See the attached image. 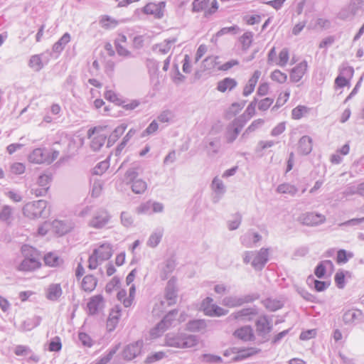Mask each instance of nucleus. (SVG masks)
<instances>
[{
    "label": "nucleus",
    "mask_w": 364,
    "mask_h": 364,
    "mask_svg": "<svg viewBox=\"0 0 364 364\" xmlns=\"http://www.w3.org/2000/svg\"><path fill=\"white\" fill-rule=\"evenodd\" d=\"M22 254L24 259L18 267V270L21 272H32L38 269L41 266L39 260L38 250L29 245H23L21 247Z\"/></svg>",
    "instance_id": "1"
},
{
    "label": "nucleus",
    "mask_w": 364,
    "mask_h": 364,
    "mask_svg": "<svg viewBox=\"0 0 364 364\" xmlns=\"http://www.w3.org/2000/svg\"><path fill=\"white\" fill-rule=\"evenodd\" d=\"M198 336L184 333H169L166 335V345L177 348H188L198 344Z\"/></svg>",
    "instance_id": "2"
},
{
    "label": "nucleus",
    "mask_w": 364,
    "mask_h": 364,
    "mask_svg": "<svg viewBox=\"0 0 364 364\" xmlns=\"http://www.w3.org/2000/svg\"><path fill=\"white\" fill-rule=\"evenodd\" d=\"M46 200H38L27 203L23 207L22 211L24 216L30 219H36L39 218H46L49 215V212L46 210Z\"/></svg>",
    "instance_id": "3"
},
{
    "label": "nucleus",
    "mask_w": 364,
    "mask_h": 364,
    "mask_svg": "<svg viewBox=\"0 0 364 364\" xmlns=\"http://www.w3.org/2000/svg\"><path fill=\"white\" fill-rule=\"evenodd\" d=\"M325 220L324 215L313 212L303 213L298 218L299 222L307 226H317L323 223Z\"/></svg>",
    "instance_id": "4"
},
{
    "label": "nucleus",
    "mask_w": 364,
    "mask_h": 364,
    "mask_svg": "<svg viewBox=\"0 0 364 364\" xmlns=\"http://www.w3.org/2000/svg\"><path fill=\"white\" fill-rule=\"evenodd\" d=\"M256 333L257 336L266 338L267 336L272 331V325L267 315L259 317L255 321Z\"/></svg>",
    "instance_id": "5"
},
{
    "label": "nucleus",
    "mask_w": 364,
    "mask_h": 364,
    "mask_svg": "<svg viewBox=\"0 0 364 364\" xmlns=\"http://www.w3.org/2000/svg\"><path fill=\"white\" fill-rule=\"evenodd\" d=\"M178 297V288L176 286V279L174 277L171 278L165 287L164 298L168 302V306H172L176 303Z\"/></svg>",
    "instance_id": "6"
},
{
    "label": "nucleus",
    "mask_w": 364,
    "mask_h": 364,
    "mask_svg": "<svg viewBox=\"0 0 364 364\" xmlns=\"http://www.w3.org/2000/svg\"><path fill=\"white\" fill-rule=\"evenodd\" d=\"M269 261V248H261L254 256L251 262L252 267L257 271H261Z\"/></svg>",
    "instance_id": "7"
},
{
    "label": "nucleus",
    "mask_w": 364,
    "mask_h": 364,
    "mask_svg": "<svg viewBox=\"0 0 364 364\" xmlns=\"http://www.w3.org/2000/svg\"><path fill=\"white\" fill-rule=\"evenodd\" d=\"M257 314L258 311L256 307L244 308L240 311L232 313L229 316V318L247 322L252 321L253 316Z\"/></svg>",
    "instance_id": "8"
},
{
    "label": "nucleus",
    "mask_w": 364,
    "mask_h": 364,
    "mask_svg": "<svg viewBox=\"0 0 364 364\" xmlns=\"http://www.w3.org/2000/svg\"><path fill=\"white\" fill-rule=\"evenodd\" d=\"M165 8V2L161 1L158 4L153 2L148 3L142 9L143 14L153 15L156 18H161L164 16L163 9Z\"/></svg>",
    "instance_id": "9"
},
{
    "label": "nucleus",
    "mask_w": 364,
    "mask_h": 364,
    "mask_svg": "<svg viewBox=\"0 0 364 364\" xmlns=\"http://www.w3.org/2000/svg\"><path fill=\"white\" fill-rule=\"evenodd\" d=\"M110 215L106 210H100L95 213L94 217L89 222V225L96 229L105 227L109 222Z\"/></svg>",
    "instance_id": "10"
},
{
    "label": "nucleus",
    "mask_w": 364,
    "mask_h": 364,
    "mask_svg": "<svg viewBox=\"0 0 364 364\" xmlns=\"http://www.w3.org/2000/svg\"><path fill=\"white\" fill-rule=\"evenodd\" d=\"M143 342L138 341L131 343L125 347L123 350V357L124 359L131 360L140 354Z\"/></svg>",
    "instance_id": "11"
},
{
    "label": "nucleus",
    "mask_w": 364,
    "mask_h": 364,
    "mask_svg": "<svg viewBox=\"0 0 364 364\" xmlns=\"http://www.w3.org/2000/svg\"><path fill=\"white\" fill-rule=\"evenodd\" d=\"M48 149L46 148L35 149L28 156L29 161L34 164H47Z\"/></svg>",
    "instance_id": "12"
},
{
    "label": "nucleus",
    "mask_w": 364,
    "mask_h": 364,
    "mask_svg": "<svg viewBox=\"0 0 364 364\" xmlns=\"http://www.w3.org/2000/svg\"><path fill=\"white\" fill-rule=\"evenodd\" d=\"M233 336L243 341H254L255 336L251 326H245L235 331Z\"/></svg>",
    "instance_id": "13"
},
{
    "label": "nucleus",
    "mask_w": 364,
    "mask_h": 364,
    "mask_svg": "<svg viewBox=\"0 0 364 364\" xmlns=\"http://www.w3.org/2000/svg\"><path fill=\"white\" fill-rule=\"evenodd\" d=\"M307 62L303 60L291 70L290 80L293 82H298L304 76L307 69Z\"/></svg>",
    "instance_id": "14"
},
{
    "label": "nucleus",
    "mask_w": 364,
    "mask_h": 364,
    "mask_svg": "<svg viewBox=\"0 0 364 364\" xmlns=\"http://www.w3.org/2000/svg\"><path fill=\"white\" fill-rule=\"evenodd\" d=\"M211 188L215 193L213 203H218L226 191L225 186L221 179L215 177L211 183Z\"/></svg>",
    "instance_id": "15"
},
{
    "label": "nucleus",
    "mask_w": 364,
    "mask_h": 364,
    "mask_svg": "<svg viewBox=\"0 0 364 364\" xmlns=\"http://www.w3.org/2000/svg\"><path fill=\"white\" fill-rule=\"evenodd\" d=\"M104 301L102 295L97 294L90 297L87 304L88 314L90 316L96 315L99 311L100 305Z\"/></svg>",
    "instance_id": "16"
},
{
    "label": "nucleus",
    "mask_w": 364,
    "mask_h": 364,
    "mask_svg": "<svg viewBox=\"0 0 364 364\" xmlns=\"http://www.w3.org/2000/svg\"><path fill=\"white\" fill-rule=\"evenodd\" d=\"M178 314L177 309L169 311L159 321L166 330L171 326H175L177 324L176 317Z\"/></svg>",
    "instance_id": "17"
},
{
    "label": "nucleus",
    "mask_w": 364,
    "mask_h": 364,
    "mask_svg": "<svg viewBox=\"0 0 364 364\" xmlns=\"http://www.w3.org/2000/svg\"><path fill=\"white\" fill-rule=\"evenodd\" d=\"M298 151L300 154L306 156L312 151V139L307 136H303L299 141Z\"/></svg>",
    "instance_id": "18"
},
{
    "label": "nucleus",
    "mask_w": 364,
    "mask_h": 364,
    "mask_svg": "<svg viewBox=\"0 0 364 364\" xmlns=\"http://www.w3.org/2000/svg\"><path fill=\"white\" fill-rule=\"evenodd\" d=\"M362 316V311L358 309H350L344 312L343 321L345 324L349 325L353 323L357 320H360Z\"/></svg>",
    "instance_id": "19"
},
{
    "label": "nucleus",
    "mask_w": 364,
    "mask_h": 364,
    "mask_svg": "<svg viewBox=\"0 0 364 364\" xmlns=\"http://www.w3.org/2000/svg\"><path fill=\"white\" fill-rule=\"evenodd\" d=\"M306 283L309 287L314 286V289L318 291H323L331 284L330 281H321L316 279L312 275H309L307 277Z\"/></svg>",
    "instance_id": "20"
},
{
    "label": "nucleus",
    "mask_w": 364,
    "mask_h": 364,
    "mask_svg": "<svg viewBox=\"0 0 364 364\" xmlns=\"http://www.w3.org/2000/svg\"><path fill=\"white\" fill-rule=\"evenodd\" d=\"M237 85V82L235 79L227 77L218 82L217 90L221 92H225L227 90H232Z\"/></svg>",
    "instance_id": "21"
},
{
    "label": "nucleus",
    "mask_w": 364,
    "mask_h": 364,
    "mask_svg": "<svg viewBox=\"0 0 364 364\" xmlns=\"http://www.w3.org/2000/svg\"><path fill=\"white\" fill-rule=\"evenodd\" d=\"M186 329L191 332H199L206 328L207 324L204 319H192L186 323Z\"/></svg>",
    "instance_id": "22"
},
{
    "label": "nucleus",
    "mask_w": 364,
    "mask_h": 364,
    "mask_svg": "<svg viewBox=\"0 0 364 364\" xmlns=\"http://www.w3.org/2000/svg\"><path fill=\"white\" fill-rule=\"evenodd\" d=\"M97 284V279L92 274L84 277L81 283V288L87 292L92 291Z\"/></svg>",
    "instance_id": "23"
},
{
    "label": "nucleus",
    "mask_w": 364,
    "mask_h": 364,
    "mask_svg": "<svg viewBox=\"0 0 364 364\" xmlns=\"http://www.w3.org/2000/svg\"><path fill=\"white\" fill-rule=\"evenodd\" d=\"M98 250L97 257L101 261L108 260L112 256V246L109 243H103L100 245L99 248L94 249Z\"/></svg>",
    "instance_id": "24"
},
{
    "label": "nucleus",
    "mask_w": 364,
    "mask_h": 364,
    "mask_svg": "<svg viewBox=\"0 0 364 364\" xmlns=\"http://www.w3.org/2000/svg\"><path fill=\"white\" fill-rule=\"evenodd\" d=\"M127 127V124H122L112 131L107 139V147L112 146L117 141V140L123 134Z\"/></svg>",
    "instance_id": "25"
},
{
    "label": "nucleus",
    "mask_w": 364,
    "mask_h": 364,
    "mask_svg": "<svg viewBox=\"0 0 364 364\" xmlns=\"http://www.w3.org/2000/svg\"><path fill=\"white\" fill-rule=\"evenodd\" d=\"M205 315L209 316H221L226 315L228 310L224 309L217 304H211L204 308Z\"/></svg>",
    "instance_id": "26"
},
{
    "label": "nucleus",
    "mask_w": 364,
    "mask_h": 364,
    "mask_svg": "<svg viewBox=\"0 0 364 364\" xmlns=\"http://www.w3.org/2000/svg\"><path fill=\"white\" fill-rule=\"evenodd\" d=\"M62 295L60 284H52L48 289L47 298L51 301H57Z\"/></svg>",
    "instance_id": "27"
},
{
    "label": "nucleus",
    "mask_w": 364,
    "mask_h": 364,
    "mask_svg": "<svg viewBox=\"0 0 364 364\" xmlns=\"http://www.w3.org/2000/svg\"><path fill=\"white\" fill-rule=\"evenodd\" d=\"M70 35L69 33H65L62 37L53 46V51L54 53H60L65 46L70 42Z\"/></svg>",
    "instance_id": "28"
},
{
    "label": "nucleus",
    "mask_w": 364,
    "mask_h": 364,
    "mask_svg": "<svg viewBox=\"0 0 364 364\" xmlns=\"http://www.w3.org/2000/svg\"><path fill=\"white\" fill-rule=\"evenodd\" d=\"M176 41V38H172L171 39H165L163 43L155 44L153 46L152 49L153 50H155L157 48H159V53H161V54H166L170 50L171 46Z\"/></svg>",
    "instance_id": "29"
},
{
    "label": "nucleus",
    "mask_w": 364,
    "mask_h": 364,
    "mask_svg": "<svg viewBox=\"0 0 364 364\" xmlns=\"http://www.w3.org/2000/svg\"><path fill=\"white\" fill-rule=\"evenodd\" d=\"M13 208L10 205H3L0 211V220L10 225L13 219Z\"/></svg>",
    "instance_id": "30"
},
{
    "label": "nucleus",
    "mask_w": 364,
    "mask_h": 364,
    "mask_svg": "<svg viewBox=\"0 0 364 364\" xmlns=\"http://www.w3.org/2000/svg\"><path fill=\"white\" fill-rule=\"evenodd\" d=\"M262 303L265 306V308L270 311H276L282 309L284 306L281 301L272 299L271 298H267L263 300Z\"/></svg>",
    "instance_id": "31"
},
{
    "label": "nucleus",
    "mask_w": 364,
    "mask_h": 364,
    "mask_svg": "<svg viewBox=\"0 0 364 364\" xmlns=\"http://www.w3.org/2000/svg\"><path fill=\"white\" fill-rule=\"evenodd\" d=\"M223 304L229 308H235L242 306V296H229L223 299Z\"/></svg>",
    "instance_id": "32"
},
{
    "label": "nucleus",
    "mask_w": 364,
    "mask_h": 364,
    "mask_svg": "<svg viewBox=\"0 0 364 364\" xmlns=\"http://www.w3.org/2000/svg\"><path fill=\"white\" fill-rule=\"evenodd\" d=\"M52 226L55 230V232L60 235H63L68 233L70 230V226L68 225V224L63 220H55L52 223Z\"/></svg>",
    "instance_id": "33"
},
{
    "label": "nucleus",
    "mask_w": 364,
    "mask_h": 364,
    "mask_svg": "<svg viewBox=\"0 0 364 364\" xmlns=\"http://www.w3.org/2000/svg\"><path fill=\"white\" fill-rule=\"evenodd\" d=\"M139 166L138 165H134L129 168L124 174V181L127 184L131 183L132 181L137 180L139 176L138 170Z\"/></svg>",
    "instance_id": "34"
},
{
    "label": "nucleus",
    "mask_w": 364,
    "mask_h": 364,
    "mask_svg": "<svg viewBox=\"0 0 364 364\" xmlns=\"http://www.w3.org/2000/svg\"><path fill=\"white\" fill-rule=\"evenodd\" d=\"M43 260L46 265L50 267H58L63 263V259L52 252H48L45 255Z\"/></svg>",
    "instance_id": "35"
},
{
    "label": "nucleus",
    "mask_w": 364,
    "mask_h": 364,
    "mask_svg": "<svg viewBox=\"0 0 364 364\" xmlns=\"http://www.w3.org/2000/svg\"><path fill=\"white\" fill-rule=\"evenodd\" d=\"M253 36L252 31H247L240 38L239 41L242 44V51H247L250 48L253 41Z\"/></svg>",
    "instance_id": "36"
},
{
    "label": "nucleus",
    "mask_w": 364,
    "mask_h": 364,
    "mask_svg": "<svg viewBox=\"0 0 364 364\" xmlns=\"http://www.w3.org/2000/svg\"><path fill=\"white\" fill-rule=\"evenodd\" d=\"M107 135L104 134H97L91 141L90 148L94 151H99L104 145V144L107 139Z\"/></svg>",
    "instance_id": "37"
},
{
    "label": "nucleus",
    "mask_w": 364,
    "mask_h": 364,
    "mask_svg": "<svg viewBox=\"0 0 364 364\" xmlns=\"http://www.w3.org/2000/svg\"><path fill=\"white\" fill-rule=\"evenodd\" d=\"M132 191L135 194H141L143 193L147 188V184L146 181L144 180L139 178L132 181L131 183Z\"/></svg>",
    "instance_id": "38"
},
{
    "label": "nucleus",
    "mask_w": 364,
    "mask_h": 364,
    "mask_svg": "<svg viewBox=\"0 0 364 364\" xmlns=\"http://www.w3.org/2000/svg\"><path fill=\"white\" fill-rule=\"evenodd\" d=\"M101 26L107 30L114 28L118 25V21L108 15H104L100 20Z\"/></svg>",
    "instance_id": "39"
},
{
    "label": "nucleus",
    "mask_w": 364,
    "mask_h": 364,
    "mask_svg": "<svg viewBox=\"0 0 364 364\" xmlns=\"http://www.w3.org/2000/svg\"><path fill=\"white\" fill-rule=\"evenodd\" d=\"M41 322V318L38 316H36L32 318H28L22 323V327L24 331H31L34 328L40 325Z\"/></svg>",
    "instance_id": "40"
},
{
    "label": "nucleus",
    "mask_w": 364,
    "mask_h": 364,
    "mask_svg": "<svg viewBox=\"0 0 364 364\" xmlns=\"http://www.w3.org/2000/svg\"><path fill=\"white\" fill-rule=\"evenodd\" d=\"M28 66L33 68L36 72H39L43 68L44 65L42 62L41 58L40 55H33L30 58L28 62Z\"/></svg>",
    "instance_id": "41"
},
{
    "label": "nucleus",
    "mask_w": 364,
    "mask_h": 364,
    "mask_svg": "<svg viewBox=\"0 0 364 364\" xmlns=\"http://www.w3.org/2000/svg\"><path fill=\"white\" fill-rule=\"evenodd\" d=\"M353 257V252H348L344 249H340L337 252L336 262L338 264H346Z\"/></svg>",
    "instance_id": "42"
},
{
    "label": "nucleus",
    "mask_w": 364,
    "mask_h": 364,
    "mask_svg": "<svg viewBox=\"0 0 364 364\" xmlns=\"http://www.w3.org/2000/svg\"><path fill=\"white\" fill-rule=\"evenodd\" d=\"M277 191L280 193H288L293 196L298 192V189L289 183H282L278 186Z\"/></svg>",
    "instance_id": "43"
},
{
    "label": "nucleus",
    "mask_w": 364,
    "mask_h": 364,
    "mask_svg": "<svg viewBox=\"0 0 364 364\" xmlns=\"http://www.w3.org/2000/svg\"><path fill=\"white\" fill-rule=\"evenodd\" d=\"M62 348L61 339L59 336H55L50 339L48 350L50 352H59Z\"/></svg>",
    "instance_id": "44"
},
{
    "label": "nucleus",
    "mask_w": 364,
    "mask_h": 364,
    "mask_svg": "<svg viewBox=\"0 0 364 364\" xmlns=\"http://www.w3.org/2000/svg\"><path fill=\"white\" fill-rule=\"evenodd\" d=\"M260 351L259 349H256L254 348H250L247 349H242L239 351V355L235 358V360H240L259 353Z\"/></svg>",
    "instance_id": "45"
},
{
    "label": "nucleus",
    "mask_w": 364,
    "mask_h": 364,
    "mask_svg": "<svg viewBox=\"0 0 364 364\" xmlns=\"http://www.w3.org/2000/svg\"><path fill=\"white\" fill-rule=\"evenodd\" d=\"M234 219L228 222V228L230 230H237L242 222V215L240 213H236L233 215Z\"/></svg>",
    "instance_id": "46"
},
{
    "label": "nucleus",
    "mask_w": 364,
    "mask_h": 364,
    "mask_svg": "<svg viewBox=\"0 0 364 364\" xmlns=\"http://www.w3.org/2000/svg\"><path fill=\"white\" fill-rule=\"evenodd\" d=\"M146 67L149 73L152 75H156L159 72V63L157 60L154 58H148L146 60Z\"/></svg>",
    "instance_id": "47"
},
{
    "label": "nucleus",
    "mask_w": 364,
    "mask_h": 364,
    "mask_svg": "<svg viewBox=\"0 0 364 364\" xmlns=\"http://www.w3.org/2000/svg\"><path fill=\"white\" fill-rule=\"evenodd\" d=\"M296 291L306 301L314 302L316 296L309 293L304 287L296 286Z\"/></svg>",
    "instance_id": "48"
},
{
    "label": "nucleus",
    "mask_w": 364,
    "mask_h": 364,
    "mask_svg": "<svg viewBox=\"0 0 364 364\" xmlns=\"http://www.w3.org/2000/svg\"><path fill=\"white\" fill-rule=\"evenodd\" d=\"M210 0H194L192 3V11L200 12L205 11Z\"/></svg>",
    "instance_id": "49"
},
{
    "label": "nucleus",
    "mask_w": 364,
    "mask_h": 364,
    "mask_svg": "<svg viewBox=\"0 0 364 364\" xmlns=\"http://www.w3.org/2000/svg\"><path fill=\"white\" fill-rule=\"evenodd\" d=\"M202 361L210 364H220L223 362L220 356L212 354L202 355Z\"/></svg>",
    "instance_id": "50"
},
{
    "label": "nucleus",
    "mask_w": 364,
    "mask_h": 364,
    "mask_svg": "<svg viewBox=\"0 0 364 364\" xmlns=\"http://www.w3.org/2000/svg\"><path fill=\"white\" fill-rule=\"evenodd\" d=\"M264 122V121L262 119H258L253 121L242 134V138H245L249 133L255 132L257 129L261 127Z\"/></svg>",
    "instance_id": "51"
},
{
    "label": "nucleus",
    "mask_w": 364,
    "mask_h": 364,
    "mask_svg": "<svg viewBox=\"0 0 364 364\" xmlns=\"http://www.w3.org/2000/svg\"><path fill=\"white\" fill-rule=\"evenodd\" d=\"M334 281L338 289H343L346 286V275L343 271H338L334 276Z\"/></svg>",
    "instance_id": "52"
},
{
    "label": "nucleus",
    "mask_w": 364,
    "mask_h": 364,
    "mask_svg": "<svg viewBox=\"0 0 364 364\" xmlns=\"http://www.w3.org/2000/svg\"><path fill=\"white\" fill-rule=\"evenodd\" d=\"M363 5V0H351L348 7L349 8V11L351 13V14L354 15L355 16L361 9Z\"/></svg>",
    "instance_id": "53"
},
{
    "label": "nucleus",
    "mask_w": 364,
    "mask_h": 364,
    "mask_svg": "<svg viewBox=\"0 0 364 364\" xmlns=\"http://www.w3.org/2000/svg\"><path fill=\"white\" fill-rule=\"evenodd\" d=\"M162 235H163V234L161 231H159L158 232H155L152 233L149 238V240L147 242L148 245L151 247H156L161 242Z\"/></svg>",
    "instance_id": "54"
},
{
    "label": "nucleus",
    "mask_w": 364,
    "mask_h": 364,
    "mask_svg": "<svg viewBox=\"0 0 364 364\" xmlns=\"http://www.w3.org/2000/svg\"><path fill=\"white\" fill-rule=\"evenodd\" d=\"M250 119V118H248V116H247L245 114H242L232 121V127H237L242 130L243 127Z\"/></svg>",
    "instance_id": "55"
},
{
    "label": "nucleus",
    "mask_w": 364,
    "mask_h": 364,
    "mask_svg": "<svg viewBox=\"0 0 364 364\" xmlns=\"http://www.w3.org/2000/svg\"><path fill=\"white\" fill-rule=\"evenodd\" d=\"M240 132L241 130L238 128L235 127L231 128L230 126H229L227 131V142L229 144L232 143L237 139Z\"/></svg>",
    "instance_id": "56"
},
{
    "label": "nucleus",
    "mask_w": 364,
    "mask_h": 364,
    "mask_svg": "<svg viewBox=\"0 0 364 364\" xmlns=\"http://www.w3.org/2000/svg\"><path fill=\"white\" fill-rule=\"evenodd\" d=\"M271 78L272 80L282 84L287 81V74L281 72L279 70H275L272 73Z\"/></svg>",
    "instance_id": "57"
},
{
    "label": "nucleus",
    "mask_w": 364,
    "mask_h": 364,
    "mask_svg": "<svg viewBox=\"0 0 364 364\" xmlns=\"http://www.w3.org/2000/svg\"><path fill=\"white\" fill-rule=\"evenodd\" d=\"M120 219L123 226L126 228H129L133 225L134 219L129 213L125 211L122 212Z\"/></svg>",
    "instance_id": "58"
},
{
    "label": "nucleus",
    "mask_w": 364,
    "mask_h": 364,
    "mask_svg": "<svg viewBox=\"0 0 364 364\" xmlns=\"http://www.w3.org/2000/svg\"><path fill=\"white\" fill-rule=\"evenodd\" d=\"M166 330L164 328V327L162 326V324L159 322L154 328H152L150 330V336L152 338H156L160 337L164 331Z\"/></svg>",
    "instance_id": "59"
},
{
    "label": "nucleus",
    "mask_w": 364,
    "mask_h": 364,
    "mask_svg": "<svg viewBox=\"0 0 364 364\" xmlns=\"http://www.w3.org/2000/svg\"><path fill=\"white\" fill-rule=\"evenodd\" d=\"M114 46L117 50V53L120 56H124L127 58H133L134 55L132 54V53L128 50L127 48L123 47L118 41H114Z\"/></svg>",
    "instance_id": "60"
},
{
    "label": "nucleus",
    "mask_w": 364,
    "mask_h": 364,
    "mask_svg": "<svg viewBox=\"0 0 364 364\" xmlns=\"http://www.w3.org/2000/svg\"><path fill=\"white\" fill-rule=\"evenodd\" d=\"M240 31V29L239 26L237 25H234V26H232L230 27H224L217 32L216 36L220 37V36H222L225 34H228L230 33H231L232 34H236Z\"/></svg>",
    "instance_id": "61"
},
{
    "label": "nucleus",
    "mask_w": 364,
    "mask_h": 364,
    "mask_svg": "<svg viewBox=\"0 0 364 364\" xmlns=\"http://www.w3.org/2000/svg\"><path fill=\"white\" fill-rule=\"evenodd\" d=\"M308 110V108L306 106L304 105H298L295 108H294L291 111V116L292 118L294 119H301L304 112H306Z\"/></svg>",
    "instance_id": "62"
},
{
    "label": "nucleus",
    "mask_w": 364,
    "mask_h": 364,
    "mask_svg": "<svg viewBox=\"0 0 364 364\" xmlns=\"http://www.w3.org/2000/svg\"><path fill=\"white\" fill-rule=\"evenodd\" d=\"M14 353L17 356H26L32 353V350L28 346L18 345L14 349Z\"/></svg>",
    "instance_id": "63"
},
{
    "label": "nucleus",
    "mask_w": 364,
    "mask_h": 364,
    "mask_svg": "<svg viewBox=\"0 0 364 364\" xmlns=\"http://www.w3.org/2000/svg\"><path fill=\"white\" fill-rule=\"evenodd\" d=\"M26 167L23 163L15 162L10 166V172L15 175H20L24 173Z\"/></svg>",
    "instance_id": "64"
}]
</instances>
